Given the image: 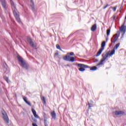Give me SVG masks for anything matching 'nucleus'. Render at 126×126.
Segmentation results:
<instances>
[{"mask_svg":"<svg viewBox=\"0 0 126 126\" xmlns=\"http://www.w3.org/2000/svg\"><path fill=\"white\" fill-rule=\"evenodd\" d=\"M51 116L54 120H56V118L57 117V114H56V112L55 111H53L51 113Z\"/></svg>","mask_w":126,"mask_h":126,"instance_id":"obj_14","label":"nucleus"},{"mask_svg":"<svg viewBox=\"0 0 126 126\" xmlns=\"http://www.w3.org/2000/svg\"><path fill=\"white\" fill-rule=\"evenodd\" d=\"M23 100L24 101H25V102L26 103V102H27V97H25V96H23Z\"/></svg>","mask_w":126,"mask_h":126,"instance_id":"obj_29","label":"nucleus"},{"mask_svg":"<svg viewBox=\"0 0 126 126\" xmlns=\"http://www.w3.org/2000/svg\"><path fill=\"white\" fill-rule=\"evenodd\" d=\"M31 2H32V4H31V6L32 7V10H34V2H33V0H31Z\"/></svg>","mask_w":126,"mask_h":126,"instance_id":"obj_18","label":"nucleus"},{"mask_svg":"<svg viewBox=\"0 0 126 126\" xmlns=\"http://www.w3.org/2000/svg\"><path fill=\"white\" fill-rule=\"evenodd\" d=\"M113 113L115 114V116H119V115H124V114H125V112L123 111H116L113 112Z\"/></svg>","mask_w":126,"mask_h":126,"instance_id":"obj_12","label":"nucleus"},{"mask_svg":"<svg viewBox=\"0 0 126 126\" xmlns=\"http://www.w3.org/2000/svg\"><path fill=\"white\" fill-rule=\"evenodd\" d=\"M22 5V6H23V5Z\"/></svg>","mask_w":126,"mask_h":126,"instance_id":"obj_38","label":"nucleus"},{"mask_svg":"<svg viewBox=\"0 0 126 126\" xmlns=\"http://www.w3.org/2000/svg\"><path fill=\"white\" fill-rule=\"evenodd\" d=\"M67 55L68 56V55H70V56H73L74 55V53L73 52H70L68 53Z\"/></svg>","mask_w":126,"mask_h":126,"instance_id":"obj_27","label":"nucleus"},{"mask_svg":"<svg viewBox=\"0 0 126 126\" xmlns=\"http://www.w3.org/2000/svg\"><path fill=\"white\" fill-rule=\"evenodd\" d=\"M1 114L2 115V118L7 125L9 124V118H8V116H7V114L6 112L4 111L3 109L1 111Z\"/></svg>","mask_w":126,"mask_h":126,"instance_id":"obj_2","label":"nucleus"},{"mask_svg":"<svg viewBox=\"0 0 126 126\" xmlns=\"http://www.w3.org/2000/svg\"><path fill=\"white\" fill-rule=\"evenodd\" d=\"M119 47H120V43H117L114 47V49H115V50H117V49H118V48H119Z\"/></svg>","mask_w":126,"mask_h":126,"instance_id":"obj_21","label":"nucleus"},{"mask_svg":"<svg viewBox=\"0 0 126 126\" xmlns=\"http://www.w3.org/2000/svg\"><path fill=\"white\" fill-rule=\"evenodd\" d=\"M26 103V104H27L28 105H29V106H32L31 103H30V102H29V101H27Z\"/></svg>","mask_w":126,"mask_h":126,"instance_id":"obj_31","label":"nucleus"},{"mask_svg":"<svg viewBox=\"0 0 126 126\" xmlns=\"http://www.w3.org/2000/svg\"><path fill=\"white\" fill-rule=\"evenodd\" d=\"M10 3L11 5L12 10L13 11L14 17L16 18V21H17L18 23H21V20H20V17H19V12L16 8V5H15V4H14V2H13V1L11 0L10 1Z\"/></svg>","mask_w":126,"mask_h":126,"instance_id":"obj_1","label":"nucleus"},{"mask_svg":"<svg viewBox=\"0 0 126 126\" xmlns=\"http://www.w3.org/2000/svg\"><path fill=\"white\" fill-rule=\"evenodd\" d=\"M41 99H42V101H43V103L44 104H46V98H45V97L43 96Z\"/></svg>","mask_w":126,"mask_h":126,"instance_id":"obj_26","label":"nucleus"},{"mask_svg":"<svg viewBox=\"0 0 126 126\" xmlns=\"http://www.w3.org/2000/svg\"><path fill=\"white\" fill-rule=\"evenodd\" d=\"M44 125H45V126H48V121L46 119L44 120Z\"/></svg>","mask_w":126,"mask_h":126,"instance_id":"obj_23","label":"nucleus"},{"mask_svg":"<svg viewBox=\"0 0 126 126\" xmlns=\"http://www.w3.org/2000/svg\"><path fill=\"white\" fill-rule=\"evenodd\" d=\"M105 46H106V41H103L101 43V49L104 50L105 49Z\"/></svg>","mask_w":126,"mask_h":126,"instance_id":"obj_17","label":"nucleus"},{"mask_svg":"<svg viewBox=\"0 0 126 126\" xmlns=\"http://www.w3.org/2000/svg\"><path fill=\"white\" fill-rule=\"evenodd\" d=\"M103 51H104V49H103L102 48H101L100 49H99L98 52L96 53L95 57H99V56H100V55L102 54V52H103Z\"/></svg>","mask_w":126,"mask_h":126,"instance_id":"obj_15","label":"nucleus"},{"mask_svg":"<svg viewBox=\"0 0 126 126\" xmlns=\"http://www.w3.org/2000/svg\"><path fill=\"white\" fill-rule=\"evenodd\" d=\"M108 57H109L108 53H106L102 54V59L100 62L97 64V65H102L103 62H105V61H108Z\"/></svg>","mask_w":126,"mask_h":126,"instance_id":"obj_4","label":"nucleus"},{"mask_svg":"<svg viewBox=\"0 0 126 126\" xmlns=\"http://www.w3.org/2000/svg\"><path fill=\"white\" fill-rule=\"evenodd\" d=\"M1 0V4L2 7L3 8L4 10H6L7 9V4L6 3V1L5 0Z\"/></svg>","mask_w":126,"mask_h":126,"instance_id":"obj_7","label":"nucleus"},{"mask_svg":"<svg viewBox=\"0 0 126 126\" xmlns=\"http://www.w3.org/2000/svg\"><path fill=\"white\" fill-rule=\"evenodd\" d=\"M96 29H97V25L96 24H94L92 26L91 28V31L94 32L95 31V30H96Z\"/></svg>","mask_w":126,"mask_h":126,"instance_id":"obj_16","label":"nucleus"},{"mask_svg":"<svg viewBox=\"0 0 126 126\" xmlns=\"http://www.w3.org/2000/svg\"><path fill=\"white\" fill-rule=\"evenodd\" d=\"M34 122H37V120H34Z\"/></svg>","mask_w":126,"mask_h":126,"instance_id":"obj_37","label":"nucleus"},{"mask_svg":"<svg viewBox=\"0 0 126 126\" xmlns=\"http://www.w3.org/2000/svg\"><path fill=\"white\" fill-rule=\"evenodd\" d=\"M88 104L89 105V109H90V108H91V107H92V106L91 105V104L89 103V102L88 103Z\"/></svg>","mask_w":126,"mask_h":126,"instance_id":"obj_32","label":"nucleus"},{"mask_svg":"<svg viewBox=\"0 0 126 126\" xmlns=\"http://www.w3.org/2000/svg\"><path fill=\"white\" fill-rule=\"evenodd\" d=\"M4 79L5 80L7 83H9V80L8 79V77H6V76H4Z\"/></svg>","mask_w":126,"mask_h":126,"instance_id":"obj_20","label":"nucleus"},{"mask_svg":"<svg viewBox=\"0 0 126 126\" xmlns=\"http://www.w3.org/2000/svg\"><path fill=\"white\" fill-rule=\"evenodd\" d=\"M118 39H119V35H118V34L116 33L113 35L111 39L112 43L115 44L116 41H118Z\"/></svg>","mask_w":126,"mask_h":126,"instance_id":"obj_8","label":"nucleus"},{"mask_svg":"<svg viewBox=\"0 0 126 126\" xmlns=\"http://www.w3.org/2000/svg\"><path fill=\"white\" fill-rule=\"evenodd\" d=\"M63 60L64 61H66V62H71V63L75 62V58H74V57H70L69 56H65L63 57Z\"/></svg>","mask_w":126,"mask_h":126,"instance_id":"obj_5","label":"nucleus"},{"mask_svg":"<svg viewBox=\"0 0 126 126\" xmlns=\"http://www.w3.org/2000/svg\"><path fill=\"white\" fill-rule=\"evenodd\" d=\"M17 59L19 63H21V66L26 69H28V65L25 63L23 59L20 56H17Z\"/></svg>","mask_w":126,"mask_h":126,"instance_id":"obj_3","label":"nucleus"},{"mask_svg":"<svg viewBox=\"0 0 126 126\" xmlns=\"http://www.w3.org/2000/svg\"><path fill=\"white\" fill-rule=\"evenodd\" d=\"M32 126H37V125H36V124L33 123V124H32Z\"/></svg>","mask_w":126,"mask_h":126,"instance_id":"obj_35","label":"nucleus"},{"mask_svg":"<svg viewBox=\"0 0 126 126\" xmlns=\"http://www.w3.org/2000/svg\"><path fill=\"white\" fill-rule=\"evenodd\" d=\"M32 112L34 118H36V119H39V116L37 115L36 111L35 110H34V109H32Z\"/></svg>","mask_w":126,"mask_h":126,"instance_id":"obj_13","label":"nucleus"},{"mask_svg":"<svg viewBox=\"0 0 126 126\" xmlns=\"http://www.w3.org/2000/svg\"><path fill=\"white\" fill-rule=\"evenodd\" d=\"M116 19V15H113V20H115Z\"/></svg>","mask_w":126,"mask_h":126,"instance_id":"obj_34","label":"nucleus"},{"mask_svg":"<svg viewBox=\"0 0 126 126\" xmlns=\"http://www.w3.org/2000/svg\"><path fill=\"white\" fill-rule=\"evenodd\" d=\"M28 42L30 44L31 47H32V48L36 47V45L34 44V42H33V41H32V39L30 37H28Z\"/></svg>","mask_w":126,"mask_h":126,"instance_id":"obj_10","label":"nucleus"},{"mask_svg":"<svg viewBox=\"0 0 126 126\" xmlns=\"http://www.w3.org/2000/svg\"><path fill=\"white\" fill-rule=\"evenodd\" d=\"M117 7H118L117 6H115L114 7H112V10L114 11H116L117 10Z\"/></svg>","mask_w":126,"mask_h":126,"instance_id":"obj_28","label":"nucleus"},{"mask_svg":"<svg viewBox=\"0 0 126 126\" xmlns=\"http://www.w3.org/2000/svg\"><path fill=\"white\" fill-rule=\"evenodd\" d=\"M110 5L109 4H106V6H105L104 7H103V9H106V8H107V7H108V6H109Z\"/></svg>","mask_w":126,"mask_h":126,"instance_id":"obj_30","label":"nucleus"},{"mask_svg":"<svg viewBox=\"0 0 126 126\" xmlns=\"http://www.w3.org/2000/svg\"><path fill=\"white\" fill-rule=\"evenodd\" d=\"M111 32V30L109 29L107 30V35L109 36L110 35V33Z\"/></svg>","mask_w":126,"mask_h":126,"instance_id":"obj_25","label":"nucleus"},{"mask_svg":"<svg viewBox=\"0 0 126 126\" xmlns=\"http://www.w3.org/2000/svg\"><path fill=\"white\" fill-rule=\"evenodd\" d=\"M96 70H97V67L96 66H93V67H92L91 68H90V70L94 71Z\"/></svg>","mask_w":126,"mask_h":126,"instance_id":"obj_22","label":"nucleus"},{"mask_svg":"<svg viewBox=\"0 0 126 126\" xmlns=\"http://www.w3.org/2000/svg\"><path fill=\"white\" fill-rule=\"evenodd\" d=\"M108 40H109V39L108 38H106V41H108Z\"/></svg>","mask_w":126,"mask_h":126,"instance_id":"obj_36","label":"nucleus"},{"mask_svg":"<svg viewBox=\"0 0 126 126\" xmlns=\"http://www.w3.org/2000/svg\"><path fill=\"white\" fill-rule=\"evenodd\" d=\"M55 56H58L59 55V52H57L55 53Z\"/></svg>","mask_w":126,"mask_h":126,"instance_id":"obj_33","label":"nucleus"},{"mask_svg":"<svg viewBox=\"0 0 126 126\" xmlns=\"http://www.w3.org/2000/svg\"><path fill=\"white\" fill-rule=\"evenodd\" d=\"M120 31L122 32V37H124V35L126 33V26L125 25H123L120 28Z\"/></svg>","mask_w":126,"mask_h":126,"instance_id":"obj_9","label":"nucleus"},{"mask_svg":"<svg viewBox=\"0 0 126 126\" xmlns=\"http://www.w3.org/2000/svg\"><path fill=\"white\" fill-rule=\"evenodd\" d=\"M4 74H7V75H9L10 74V70H9V68L7 67V66L6 65V66H5L4 68Z\"/></svg>","mask_w":126,"mask_h":126,"instance_id":"obj_11","label":"nucleus"},{"mask_svg":"<svg viewBox=\"0 0 126 126\" xmlns=\"http://www.w3.org/2000/svg\"><path fill=\"white\" fill-rule=\"evenodd\" d=\"M115 49H113V50H112L110 52V53L109 54V56L110 57H112V56H113V55H115Z\"/></svg>","mask_w":126,"mask_h":126,"instance_id":"obj_19","label":"nucleus"},{"mask_svg":"<svg viewBox=\"0 0 126 126\" xmlns=\"http://www.w3.org/2000/svg\"><path fill=\"white\" fill-rule=\"evenodd\" d=\"M77 65L78 67H80V68H79V70L80 71H84V70H85V68L89 67L88 65H85L84 64L78 63Z\"/></svg>","mask_w":126,"mask_h":126,"instance_id":"obj_6","label":"nucleus"},{"mask_svg":"<svg viewBox=\"0 0 126 126\" xmlns=\"http://www.w3.org/2000/svg\"><path fill=\"white\" fill-rule=\"evenodd\" d=\"M56 48L58 50H60V51H62V49L61 48V47L60 46V45L59 44H56Z\"/></svg>","mask_w":126,"mask_h":126,"instance_id":"obj_24","label":"nucleus"}]
</instances>
